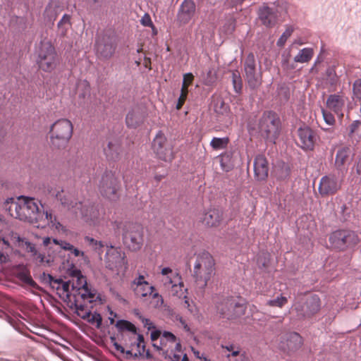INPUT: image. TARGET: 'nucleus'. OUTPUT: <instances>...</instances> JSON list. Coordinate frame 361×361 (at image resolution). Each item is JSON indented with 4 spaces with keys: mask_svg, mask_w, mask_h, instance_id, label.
Returning a JSON list of instances; mask_svg holds the SVG:
<instances>
[{
    "mask_svg": "<svg viewBox=\"0 0 361 361\" xmlns=\"http://www.w3.org/2000/svg\"><path fill=\"white\" fill-rule=\"evenodd\" d=\"M106 157L111 160H116L118 158L121 152V145L117 140L110 141L106 147L104 149Z\"/></svg>",
    "mask_w": 361,
    "mask_h": 361,
    "instance_id": "obj_33",
    "label": "nucleus"
},
{
    "mask_svg": "<svg viewBox=\"0 0 361 361\" xmlns=\"http://www.w3.org/2000/svg\"><path fill=\"white\" fill-rule=\"evenodd\" d=\"M232 82L233 85V88L235 92L239 93L242 90V79L240 78V73L238 71L233 72L232 73Z\"/></svg>",
    "mask_w": 361,
    "mask_h": 361,
    "instance_id": "obj_42",
    "label": "nucleus"
},
{
    "mask_svg": "<svg viewBox=\"0 0 361 361\" xmlns=\"http://www.w3.org/2000/svg\"><path fill=\"white\" fill-rule=\"evenodd\" d=\"M201 220L206 226H217L222 220V213L218 209H211L203 214Z\"/></svg>",
    "mask_w": 361,
    "mask_h": 361,
    "instance_id": "obj_30",
    "label": "nucleus"
},
{
    "mask_svg": "<svg viewBox=\"0 0 361 361\" xmlns=\"http://www.w3.org/2000/svg\"><path fill=\"white\" fill-rule=\"evenodd\" d=\"M37 61L39 68L43 71H54L59 63L54 47L48 42L42 44Z\"/></svg>",
    "mask_w": 361,
    "mask_h": 361,
    "instance_id": "obj_8",
    "label": "nucleus"
},
{
    "mask_svg": "<svg viewBox=\"0 0 361 361\" xmlns=\"http://www.w3.org/2000/svg\"><path fill=\"white\" fill-rule=\"evenodd\" d=\"M82 85L84 86L85 90H84L83 92L79 94V97H82L83 99H85L86 97L90 96V86L86 82H83L82 83H81L80 85V86H82Z\"/></svg>",
    "mask_w": 361,
    "mask_h": 361,
    "instance_id": "obj_54",
    "label": "nucleus"
},
{
    "mask_svg": "<svg viewBox=\"0 0 361 361\" xmlns=\"http://www.w3.org/2000/svg\"><path fill=\"white\" fill-rule=\"evenodd\" d=\"M134 292L137 297L145 298L148 295L152 298H160L162 302L161 297L157 292H154V287L150 286L149 283H145L143 286L133 288Z\"/></svg>",
    "mask_w": 361,
    "mask_h": 361,
    "instance_id": "obj_32",
    "label": "nucleus"
},
{
    "mask_svg": "<svg viewBox=\"0 0 361 361\" xmlns=\"http://www.w3.org/2000/svg\"><path fill=\"white\" fill-rule=\"evenodd\" d=\"M161 336H162L161 331L160 330L154 329L151 332V339L152 341L157 340Z\"/></svg>",
    "mask_w": 361,
    "mask_h": 361,
    "instance_id": "obj_59",
    "label": "nucleus"
},
{
    "mask_svg": "<svg viewBox=\"0 0 361 361\" xmlns=\"http://www.w3.org/2000/svg\"><path fill=\"white\" fill-rule=\"evenodd\" d=\"M70 16L68 15H63L62 18L58 23V27L62 34H64L68 27L70 25Z\"/></svg>",
    "mask_w": 361,
    "mask_h": 361,
    "instance_id": "obj_45",
    "label": "nucleus"
},
{
    "mask_svg": "<svg viewBox=\"0 0 361 361\" xmlns=\"http://www.w3.org/2000/svg\"><path fill=\"white\" fill-rule=\"evenodd\" d=\"M146 116V111L143 106H135L128 112L126 123L128 127L135 128L142 124Z\"/></svg>",
    "mask_w": 361,
    "mask_h": 361,
    "instance_id": "obj_23",
    "label": "nucleus"
},
{
    "mask_svg": "<svg viewBox=\"0 0 361 361\" xmlns=\"http://www.w3.org/2000/svg\"><path fill=\"white\" fill-rule=\"evenodd\" d=\"M195 13V4L192 0H184L180 6L177 18L181 24H187Z\"/></svg>",
    "mask_w": 361,
    "mask_h": 361,
    "instance_id": "obj_26",
    "label": "nucleus"
},
{
    "mask_svg": "<svg viewBox=\"0 0 361 361\" xmlns=\"http://www.w3.org/2000/svg\"><path fill=\"white\" fill-rule=\"evenodd\" d=\"M4 208L11 216L34 224L37 228H43L51 225L59 229L62 226L56 218L34 198L20 196L17 201L8 198L4 203Z\"/></svg>",
    "mask_w": 361,
    "mask_h": 361,
    "instance_id": "obj_1",
    "label": "nucleus"
},
{
    "mask_svg": "<svg viewBox=\"0 0 361 361\" xmlns=\"http://www.w3.org/2000/svg\"><path fill=\"white\" fill-rule=\"evenodd\" d=\"M116 327L120 331H126L128 333L123 335V339L128 341H134L137 348H140L142 343H144V337L142 335L137 334V328L131 322L127 320H118L116 322Z\"/></svg>",
    "mask_w": 361,
    "mask_h": 361,
    "instance_id": "obj_17",
    "label": "nucleus"
},
{
    "mask_svg": "<svg viewBox=\"0 0 361 361\" xmlns=\"http://www.w3.org/2000/svg\"><path fill=\"white\" fill-rule=\"evenodd\" d=\"M124 342L125 346L128 349H125L123 354H126L127 359H133L136 360L138 359V357L144 356L145 351V342L142 343L140 348L136 346V344L134 343V341H128L125 339Z\"/></svg>",
    "mask_w": 361,
    "mask_h": 361,
    "instance_id": "obj_29",
    "label": "nucleus"
},
{
    "mask_svg": "<svg viewBox=\"0 0 361 361\" xmlns=\"http://www.w3.org/2000/svg\"><path fill=\"white\" fill-rule=\"evenodd\" d=\"M287 298L283 296H279L273 300H269L267 304L270 306L281 307L287 303Z\"/></svg>",
    "mask_w": 361,
    "mask_h": 361,
    "instance_id": "obj_46",
    "label": "nucleus"
},
{
    "mask_svg": "<svg viewBox=\"0 0 361 361\" xmlns=\"http://www.w3.org/2000/svg\"><path fill=\"white\" fill-rule=\"evenodd\" d=\"M259 130L267 140L275 142L280 133V119L272 111L264 112L259 121Z\"/></svg>",
    "mask_w": 361,
    "mask_h": 361,
    "instance_id": "obj_7",
    "label": "nucleus"
},
{
    "mask_svg": "<svg viewBox=\"0 0 361 361\" xmlns=\"http://www.w3.org/2000/svg\"><path fill=\"white\" fill-rule=\"evenodd\" d=\"M214 275V261L207 252H202L197 255L194 264L193 276L197 286L203 289L208 281Z\"/></svg>",
    "mask_w": 361,
    "mask_h": 361,
    "instance_id": "obj_4",
    "label": "nucleus"
},
{
    "mask_svg": "<svg viewBox=\"0 0 361 361\" xmlns=\"http://www.w3.org/2000/svg\"><path fill=\"white\" fill-rule=\"evenodd\" d=\"M220 317L228 320L235 319L243 315L246 305L243 300L229 297L224 298L216 306Z\"/></svg>",
    "mask_w": 361,
    "mask_h": 361,
    "instance_id": "obj_6",
    "label": "nucleus"
},
{
    "mask_svg": "<svg viewBox=\"0 0 361 361\" xmlns=\"http://www.w3.org/2000/svg\"><path fill=\"white\" fill-rule=\"evenodd\" d=\"M322 113L323 118L327 125L333 126L335 123L334 116L330 111L322 109Z\"/></svg>",
    "mask_w": 361,
    "mask_h": 361,
    "instance_id": "obj_48",
    "label": "nucleus"
},
{
    "mask_svg": "<svg viewBox=\"0 0 361 361\" xmlns=\"http://www.w3.org/2000/svg\"><path fill=\"white\" fill-rule=\"evenodd\" d=\"M53 243L55 245L58 246L61 249L71 251V254H73L75 257H82L84 259L86 258L85 253L82 251H80L78 248L74 247L73 245L66 241L54 239Z\"/></svg>",
    "mask_w": 361,
    "mask_h": 361,
    "instance_id": "obj_35",
    "label": "nucleus"
},
{
    "mask_svg": "<svg viewBox=\"0 0 361 361\" xmlns=\"http://www.w3.org/2000/svg\"><path fill=\"white\" fill-rule=\"evenodd\" d=\"M146 283H147V281H146L145 280L144 276L140 275L137 278H136L133 281V286H135V287H138V286H143Z\"/></svg>",
    "mask_w": 361,
    "mask_h": 361,
    "instance_id": "obj_55",
    "label": "nucleus"
},
{
    "mask_svg": "<svg viewBox=\"0 0 361 361\" xmlns=\"http://www.w3.org/2000/svg\"><path fill=\"white\" fill-rule=\"evenodd\" d=\"M53 240L54 239L51 240L49 237H46L43 239V245L44 246L49 247V249H54V246H55V245L53 243ZM57 247L59 248L58 246Z\"/></svg>",
    "mask_w": 361,
    "mask_h": 361,
    "instance_id": "obj_57",
    "label": "nucleus"
},
{
    "mask_svg": "<svg viewBox=\"0 0 361 361\" xmlns=\"http://www.w3.org/2000/svg\"><path fill=\"white\" fill-rule=\"evenodd\" d=\"M116 49L115 37L111 35L103 34L98 36L95 49L97 56L103 59L111 58Z\"/></svg>",
    "mask_w": 361,
    "mask_h": 361,
    "instance_id": "obj_14",
    "label": "nucleus"
},
{
    "mask_svg": "<svg viewBox=\"0 0 361 361\" xmlns=\"http://www.w3.org/2000/svg\"><path fill=\"white\" fill-rule=\"evenodd\" d=\"M161 274L162 278L161 282L166 289H172L173 295H178L179 290H181L183 282L179 274L173 271L169 267H165L161 269Z\"/></svg>",
    "mask_w": 361,
    "mask_h": 361,
    "instance_id": "obj_15",
    "label": "nucleus"
},
{
    "mask_svg": "<svg viewBox=\"0 0 361 361\" xmlns=\"http://www.w3.org/2000/svg\"><path fill=\"white\" fill-rule=\"evenodd\" d=\"M89 322L92 324H97V326H99L102 324V317L99 314L94 312H90V317L86 319Z\"/></svg>",
    "mask_w": 361,
    "mask_h": 361,
    "instance_id": "obj_51",
    "label": "nucleus"
},
{
    "mask_svg": "<svg viewBox=\"0 0 361 361\" xmlns=\"http://www.w3.org/2000/svg\"><path fill=\"white\" fill-rule=\"evenodd\" d=\"M106 267L109 269H120L126 264L125 253L120 248L111 247L106 253Z\"/></svg>",
    "mask_w": 361,
    "mask_h": 361,
    "instance_id": "obj_20",
    "label": "nucleus"
},
{
    "mask_svg": "<svg viewBox=\"0 0 361 361\" xmlns=\"http://www.w3.org/2000/svg\"><path fill=\"white\" fill-rule=\"evenodd\" d=\"M73 134L72 123L68 119H60L52 124L50 129L51 145L54 148L65 147Z\"/></svg>",
    "mask_w": 361,
    "mask_h": 361,
    "instance_id": "obj_5",
    "label": "nucleus"
},
{
    "mask_svg": "<svg viewBox=\"0 0 361 361\" xmlns=\"http://www.w3.org/2000/svg\"><path fill=\"white\" fill-rule=\"evenodd\" d=\"M353 93L358 97H361V78L356 80L353 83Z\"/></svg>",
    "mask_w": 361,
    "mask_h": 361,
    "instance_id": "obj_53",
    "label": "nucleus"
},
{
    "mask_svg": "<svg viewBox=\"0 0 361 361\" xmlns=\"http://www.w3.org/2000/svg\"><path fill=\"white\" fill-rule=\"evenodd\" d=\"M293 32V29L292 27H287L283 33L281 35L279 39H278L276 44L279 47H283L287 39L291 36Z\"/></svg>",
    "mask_w": 361,
    "mask_h": 361,
    "instance_id": "obj_41",
    "label": "nucleus"
},
{
    "mask_svg": "<svg viewBox=\"0 0 361 361\" xmlns=\"http://www.w3.org/2000/svg\"><path fill=\"white\" fill-rule=\"evenodd\" d=\"M314 56V50L312 48L306 47L300 49L297 55L295 56L293 60L296 63H307Z\"/></svg>",
    "mask_w": 361,
    "mask_h": 361,
    "instance_id": "obj_36",
    "label": "nucleus"
},
{
    "mask_svg": "<svg viewBox=\"0 0 361 361\" xmlns=\"http://www.w3.org/2000/svg\"><path fill=\"white\" fill-rule=\"evenodd\" d=\"M346 98L340 94H331L326 99L328 110L334 112L338 118L343 116V109L345 106Z\"/></svg>",
    "mask_w": 361,
    "mask_h": 361,
    "instance_id": "obj_24",
    "label": "nucleus"
},
{
    "mask_svg": "<svg viewBox=\"0 0 361 361\" xmlns=\"http://www.w3.org/2000/svg\"><path fill=\"white\" fill-rule=\"evenodd\" d=\"M320 307L319 298L317 295H311L306 297L304 302H296L294 310L299 318H309L317 313Z\"/></svg>",
    "mask_w": 361,
    "mask_h": 361,
    "instance_id": "obj_12",
    "label": "nucleus"
},
{
    "mask_svg": "<svg viewBox=\"0 0 361 361\" xmlns=\"http://www.w3.org/2000/svg\"><path fill=\"white\" fill-rule=\"evenodd\" d=\"M114 346L116 350L121 352V353H124L125 348L123 346H122L121 345L118 344L116 342L114 343Z\"/></svg>",
    "mask_w": 361,
    "mask_h": 361,
    "instance_id": "obj_61",
    "label": "nucleus"
},
{
    "mask_svg": "<svg viewBox=\"0 0 361 361\" xmlns=\"http://www.w3.org/2000/svg\"><path fill=\"white\" fill-rule=\"evenodd\" d=\"M152 148L157 157L165 161H171L173 159V152L171 146L167 143L164 134L159 132L154 137Z\"/></svg>",
    "mask_w": 361,
    "mask_h": 361,
    "instance_id": "obj_16",
    "label": "nucleus"
},
{
    "mask_svg": "<svg viewBox=\"0 0 361 361\" xmlns=\"http://www.w3.org/2000/svg\"><path fill=\"white\" fill-rule=\"evenodd\" d=\"M141 23L144 26H152L151 18L148 14H145V16L142 18Z\"/></svg>",
    "mask_w": 361,
    "mask_h": 361,
    "instance_id": "obj_56",
    "label": "nucleus"
},
{
    "mask_svg": "<svg viewBox=\"0 0 361 361\" xmlns=\"http://www.w3.org/2000/svg\"><path fill=\"white\" fill-rule=\"evenodd\" d=\"M361 126V123L358 121H354L350 126L349 128V135L351 137H354L355 134L357 133V136H360V132H357L358 128Z\"/></svg>",
    "mask_w": 361,
    "mask_h": 361,
    "instance_id": "obj_52",
    "label": "nucleus"
},
{
    "mask_svg": "<svg viewBox=\"0 0 361 361\" xmlns=\"http://www.w3.org/2000/svg\"><path fill=\"white\" fill-rule=\"evenodd\" d=\"M255 176L259 180H264L268 177L269 166L266 158L262 155L256 157L254 161Z\"/></svg>",
    "mask_w": 361,
    "mask_h": 361,
    "instance_id": "obj_28",
    "label": "nucleus"
},
{
    "mask_svg": "<svg viewBox=\"0 0 361 361\" xmlns=\"http://www.w3.org/2000/svg\"><path fill=\"white\" fill-rule=\"evenodd\" d=\"M193 80V75L190 73H185L183 75V80L182 87L180 90V94L178 100V103L176 104V109H180L183 105L185 101L186 100L187 95L188 93V86L192 83Z\"/></svg>",
    "mask_w": 361,
    "mask_h": 361,
    "instance_id": "obj_31",
    "label": "nucleus"
},
{
    "mask_svg": "<svg viewBox=\"0 0 361 361\" xmlns=\"http://www.w3.org/2000/svg\"><path fill=\"white\" fill-rule=\"evenodd\" d=\"M18 278L23 283L35 287L37 286L36 283L33 281L30 275L26 271H22L19 273Z\"/></svg>",
    "mask_w": 361,
    "mask_h": 361,
    "instance_id": "obj_44",
    "label": "nucleus"
},
{
    "mask_svg": "<svg viewBox=\"0 0 361 361\" xmlns=\"http://www.w3.org/2000/svg\"><path fill=\"white\" fill-rule=\"evenodd\" d=\"M302 344V338L296 332H290L282 338L279 348L286 352H294L298 350Z\"/></svg>",
    "mask_w": 361,
    "mask_h": 361,
    "instance_id": "obj_22",
    "label": "nucleus"
},
{
    "mask_svg": "<svg viewBox=\"0 0 361 361\" xmlns=\"http://www.w3.org/2000/svg\"><path fill=\"white\" fill-rule=\"evenodd\" d=\"M49 282L57 290V293L59 297L63 300L72 302L74 299V294L72 293V288L71 284V280L63 281L61 279H54L51 275H49Z\"/></svg>",
    "mask_w": 361,
    "mask_h": 361,
    "instance_id": "obj_19",
    "label": "nucleus"
},
{
    "mask_svg": "<svg viewBox=\"0 0 361 361\" xmlns=\"http://www.w3.org/2000/svg\"><path fill=\"white\" fill-rule=\"evenodd\" d=\"M354 153L353 148L350 146H344L338 149L336 154L335 166L339 171L345 169V165L353 159Z\"/></svg>",
    "mask_w": 361,
    "mask_h": 361,
    "instance_id": "obj_25",
    "label": "nucleus"
},
{
    "mask_svg": "<svg viewBox=\"0 0 361 361\" xmlns=\"http://www.w3.org/2000/svg\"><path fill=\"white\" fill-rule=\"evenodd\" d=\"M327 80L331 86H334L338 82V76L333 67H329L326 70Z\"/></svg>",
    "mask_w": 361,
    "mask_h": 361,
    "instance_id": "obj_43",
    "label": "nucleus"
},
{
    "mask_svg": "<svg viewBox=\"0 0 361 361\" xmlns=\"http://www.w3.org/2000/svg\"><path fill=\"white\" fill-rule=\"evenodd\" d=\"M82 300L80 297L74 298L72 300L73 303L75 307L76 313L82 319H87L90 317V311L87 309V307L80 302Z\"/></svg>",
    "mask_w": 361,
    "mask_h": 361,
    "instance_id": "obj_37",
    "label": "nucleus"
},
{
    "mask_svg": "<svg viewBox=\"0 0 361 361\" xmlns=\"http://www.w3.org/2000/svg\"><path fill=\"white\" fill-rule=\"evenodd\" d=\"M258 19L267 27H273L278 22L279 10L276 6H262L258 11Z\"/></svg>",
    "mask_w": 361,
    "mask_h": 361,
    "instance_id": "obj_18",
    "label": "nucleus"
},
{
    "mask_svg": "<svg viewBox=\"0 0 361 361\" xmlns=\"http://www.w3.org/2000/svg\"><path fill=\"white\" fill-rule=\"evenodd\" d=\"M71 275L73 279L71 284L74 298L80 297L83 300L92 302L95 295L88 288L85 277L78 269L73 270Z\"/></svg>",
    "mask_w": 361,
    "mask_h": 361,
    "instance_id": "obj_9",
    "label": "nucleus"
},
{
    "mask_svg": "<svg viewBox=\"0 0 361 361\" xmlns=\"http://www.w3.org/2000/svg\"><path fill=\"white\" fill-rule=\"evenodd\" d=\"M171 361H180V355L176 353H174L171 357Z\"/></svg>",
    "mask_w": 361,
    "mask_h": 361,
    "instance_id": "obj_64",
    "label": "nucleus"
},
{
    "mask_svg": "<svg viewBox=\"0 0 361 361\" xmlns=\"http://www.w3.org/2000/svg\"><path fill=\"white\" fill-rule=\"evenodd\" d=\"M56 199L60 202L64 209L78 215L80 214L86 221H90L94 225L99 223V212L97 207L87 205L80 202H75L71 195L64 194L63 190L58 192Z\"/></svg>",
    "mask_w": 361,
    "mask_h": 361,
    "instance_id": "obj_2",
    "label": "nucleus"
},
{
    "mask_svg": "<svg viewBox=\"0 0 361 361\" xmlns=\"http://www.w3.org/2000/svg\"><path fill=\"white\" fill-rule=\"evenodd\" d=\"M214 110L219 115L228 116L229 115V106L226 104L221 98H216L213 102Z\"/></svg>",
    "mask_w": 361,
    "mask_h": 361,
    "instance_id": "obj_38",
    "label": "nucleus"
},
{
    "mask_svg": "<svg viewBox=\"0 0 361 361\" xmlns=\"http://www.w3.org/2000/svg\"><path fill=\"white\" fill-rule=\"evenodd\" d=\"M142 322L145 327H146L148 330L154 329L155 326L154 324L148 319L142 318Z\"/></svg>",
    "mask_w": 361,
    "mask_h": 361,
    "instance_id": "obj_58",
    "label": "nucleus"
},
{
    "mask_svg": "<svg viewBox=\"0 0 361 361\" xmlns=\"http://www.w3.org/2000/svg\"><path fill=\"white\" fill-rule=\"evenodd\" d=\"M340 188L338 179L334 176H324L320 180L319 191L322 195L335 193Z\"/></svg>",
    "mask_w": 361,
    "mask_h": 361,
    "instance_id": "obj_27",
    "label": "nucleus"
},
{
    "mask_svg": "<svg viewBox=\"0 0 361 361\" xmlns=\"http://www.w3.org/2000/svg\"><path fill=\"white\" fill-rule=\"evenodd\" d=\"M150 64H151L150 59L145 57V60H144V66H145V68L151 69Z\"/></svg>",
    "mask_w": 361,
    "mask_h": 361,
    "instance_id": "obj_62",
    "label": "nucleus"
},
{
    "mask_svg": "<svg viewBox=\"0 0 361 361\" xmlns=\"http://www.w3.org/2000/svg\"><path fill=\"white\" fill-rule=\"evenodd\" d=\"M268 262H269V259L267 257H264L263 259L259 257L258 259H257V263L259 265H261L263 267H265L267 266V264H268Z\"/></svg>",
    "mask_w": 361,
    "mask_h": 361,
    "instance_id": "obj_60",
    "label": "nucleus"
},
{
    "mask_svg": "<svg viewBox=\"0 0 361 361\" xmlns=\"http://www.w3.org/2000/svg\"><path fill=\"white\" fill-rule=\"evenodd\" d=\"M228 142V139L226 137H214L210 142V145L214 149H222L226 147Z\"/></svg>",
    "mask_w": 361,
    "mask_h": 361,
    "instance_id": "obj_39",
    "label": "nucleus"
},
{
    "mask_svg": "<svg viewBox=\"0 0 361 361\" xmlns=\"http://www.w3.org/2000/svg\"><path fill=\"white\" fill-rule=\"evenodd\" d=\"M164 341L174 343L176 341V337L169 331H164L161 338V345L164 344Z\"/></svg>",
    "mask_w": 361,
    "mask_h": 361,
    "instance_id": "obj_50",
    "label": "nucleus"
},
{
    "mask_svg": "<svg viewBox=\"0 0 361 361\" xmlns=\"http://www.w3.org/2000/svg\"><path fill=\"white\" fill-rule=\"evenodd\" d=\"M273 174L278 180H285L290 175V168L287 164L279 162L274 167Z\"/></svg>",
    "mask_w": 361,
    "mask_h": 361,
    "instance_id": "obj_34",
    "label": "nucleus"
},
{
    "mask_svg": "<svg viewBox=\"0 0 361 361\" xmlns=\"http://www.w3.org/2000/svg\"><path fill=\"white\" fill-rule=\"evenodd\" d=\"M222 348L227 350L231 352V355L233 357H236L240 354V348L239 346L234 345L233 343L227 344V345H221ZM228 357H230V354L227 355Z\"/></svg>",
    "mask_w": 361,
    "mask_h": 361,
    "instance_id": "obj_47",
    "label": "nucleus"
},
{
    "mask_svg": "<svg viewBox=\"0 0 361 361\" xmlns=\"http://www.w3.org/2000/svg\"><path fill=\"white\" fill-rule=\"evenodd\" d=\"M360 238L352 231L338 230L332 233L329 237V242L332 247L339 250L355 245Z\"/></svg>",
    "mask_w": 361,
    "mask_h": 361,
    "instance_id": "obj_10",
    "label": "nucleus"
},
{
    "mask_svg": "<svg viewBox=\"0 0 361 361\" xmlns=\"http://www.w3.org/2000/svg\"><path fill=\"white\" fill-rule=\"evenodd\" d=\"M85 241L88 244V245L92 247L99 254H100L102 252V250L104 247V244L102 243V241H98L89 236H86L85 238Z\"/></svg>",
    "mask_w": 361,
    "mask_h": 361,
    "instance_id": "obj_40",
    "label": "nucleus"
},
{
    "mask_svg": "<svg viewBox=\"0 0 361 361\" xmlns=\"http://www.w3.org/2000/svg\"><path fill=\"white\" fill-rule=\"evenodd\" d=\"M245 78L248 85L252 89L257 88L262 83V75L260 66L256 67L255 56L253 54H249L245 59L244 64Z\"/></svg>",
    "mask_w": 361,
    "mask_h": 361,
    "instance_id": "obj_13",
    "label": "nucleus"
},
{
    "mask_svg": "<svg viewBox=\"0 0 361 361\" xmlns=\"http://www.w3.org/2000/svg\"><path fill=\"white\" fill-rule=\"evenodd\" d=\"M114 229L122 233L124 244L129 249L136 251L143 243V231L140 225L130 222H118L114 224Z\"/></svg>",
    "mask_w": 361,
    "mask_h": 361,
    "instance_id": "obj_3",
    "label": "nucleus"
},
{
    "mask_svg": "<svg viewBox=\"0 0 361 361\" xmlns=\"http://www.w3.org/2000/svg\"><path fill=\"white\" fill-rule=\"evenodd\" d=\"M118 189V180L114 173L111 171H106L99 183V190L102 195L110 200H116Z\"/></svg>",
    "mask_w": 361,
    "mask_h": 361,
    "instance_id": "obj_11",
    "label": "nucleus"
},
{
    "mask_svg": "<svg viewBox=\"0 0 361 361\" xmlns=\"http://www.w3.org/2000/svg\"><path fill=\"white\" fill-rule=\"evenodd\" d=\"M298 144L305 150H312L317 140L315 133L309 127H301L298 130Z\"/></svg>",
    "mask_w": 361,
    "mask_h": 361,
    "instance_id": "obj_21",
    "label": "nucleus"
},
{
    "mask_svg": "<svg viewBox=\"0 0 361 361\" xmlns=\"http://www.w3.org/2000/svg\"><path fill=\"white\" fill-rule=\"evenodd\" d=\"M22 246L25 250L31 253L33 256L37 255V250L35 245L27 240H22Z\"/></svg>",
    "mask_w": 361,
    "mask_h": 361,
    "instance_id": "obj_49",
    "label": "nucleus"
},
{
    "mask_svg": "<svg viewBox=\"0 0 361 361\" xmlns=\"http://www.w3.org/2000/svg\"><path fill=\"white\" fill-rule=\"evenodd\" d=\"M356 171L357 174H361V157L359 159V161L356 165Z\"/></svg>",
    "mask_w": 361,
    "mask_h": 361,
    "instance_id": "obj_63",
    "label": "nucleus"
}]
</instances>
